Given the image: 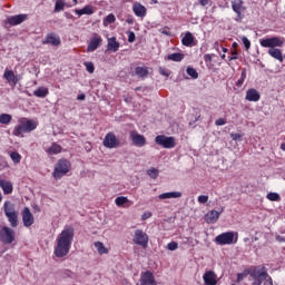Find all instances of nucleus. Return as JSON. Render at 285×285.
Here are the masks:
<instances>
[{"mask_svg":"<svg viewBox=\"0 0 285 285\" xmlns=\"http://www.w3.org/2000/svg\"><path fill=\"white\" fill-rule=\"evenodd\" d=\"M75 240V227H66L57 237L53 254L59 259L67 257Z\"/></svg>","mask_w":285,"mask_h":285,"instance_id":"nucleus-1","label":"nucleus"},{"mask_svg":"<svg viewBox=\"0 0 285 285\" xmlns=\"http://www.w3.org/2000/svg\"><path fill=\"white\" fill-rule=\"evenodd\" d=\"M18 124L19 125L13 128V137H23V135L37 130V127L39 126V121L26 117L19 118Z\"/></svg>","mask_w":285,"mask_h":285,"instance_id":"nucleus-2","label":"nucleus"},{"mask_svg":"<svg viewBox=\"0 0 285 285\" xmlns=\"http://www.w3.org/2000/svg\"><path fill=\"white\" fill-rule=\"evenodd\" d=\"M249 276L252 277V279H254L252 285H262L263 282V285H273V277L268 275V269L266 267H256L252 269L249 272Z\"/></svg>","mask_w":285,"mask_h":285,"instance_id":"nucleus-3","label":"nucleus"},{"mask_svg":"<svg viewBox=\"0 0 285 285\" xmlns=\"http://www.w3.org/2000/svg\"><path fill=\"white\" fill-rule=\"evenodd\" d=\"M70 170H72V164L70 160L61 158L56 163L53 167L52 177L56 179V181H59V179L66 177V174L70 173Z\"/></svg>","mask_w":285,"mask_h":285,"instance_id":"nucleus-4","label":"nucleus"},{"mask_svg":"<svg viewBox=\"0 0 285 285\" xmlns=\"http://www.w3.org/2000/svg\"><path fill=\"white\" fill-rule=\"evenodd\" d=\"M239 234L237 232H225L215 237V244L218 246H230L237 244Z\"/></svg>","mask_w":285,"mask_h":285,"instance_id":"nucleus-5","label":"nucleus"},{"mask_svg":"<svg viewBox=\"0 0 285 285\" xmlns=\"http://www.w3.org/2000/svg\"><path fill=\"white\" fill-rule=\"evenodd\" d=\"M155 144L157 146H161L163 148L171 149L177 146V141L175 140V137L173 136H166V135H158L155 137Z\"/></svg>","mask_w":285,"mask_h":285,"instance_id":"nucleus-6","label":"nucleus"},{"mask_svg":"<svg viewBox=\"0 0 285 285\" xmlns=\"http://www.w3.org/2000/svg\"><path fill=\"white\" fill-rule=\"evenodd\" d=\"M262 48H282L284 46V38L272 37V38H263L259 40Z\"/></svg>","mask_w":285,"mask_h":285,"instance_id":"nucleus-7","label":"nucleus"},{"mask_svg":"<svg viewBox=\"0 0 285 285\" xmlns=\"http://www.w3.org/2000/svg\"><path fill=\"white\" fill-rule=\"evenodd\" d=\"M232 10L236 14V21H242L246 16V6H244V0H232Z\"/></svg>","mask_w":285,"mask_h":285,"instance_id":"nucleus-8","label":"nucleus"},{"mask_svg":"<svg viewBox=\"0 0 285 285\" xmlns=\"http://www.w3.org/2000/svg\"><path fill=\"white\" fill-rule=\"evenodd\" d=\"M132 242L134 244L141 246V248H148V234L141 229H136Z\"/></svg>","mask_w":285,"mask_h":285,"instance_id":"nucleus-9","label":"nucleus"},{"mask_svg":"<svg viewBox=\"0 0 285 285\" xmlns=\"http://www.w3.org/2000/svg\"><path fill=\"white\" fill-rule=\"evenodd\" d=\"M102 146H105V148H110V149L119 148V146H121V141H119L115 132L110 131L105 136Z\"/></svg>","mask_w":285,"mask_h":285,"instance_id":"nucleus-10","label":"nucleus"},{"mask_svg":"<svg viewBox=\"0 0 285 285\" xmlns=\"http://www.w3.org/2000/svg\"><path fill=\"white\" fill-rule=\"evenodd\" d=\"M2 244H12L14 242V229L4 226L0 229Z\"/></svg>","mask_w":285,"mask_h":285,"instance_id":"nucleus-11","label":"nucleus"},{"mask_svg":"<svg viewBox=\"0 0 285 285\" xmlns=\"http://www.w3.org/2000/svg\"><path fill=\"white\" fill-rule=\"evenodd\" d=\"M3 79L7 80V83L11 86V88H16L17 83L21 80V75H14L13 70L6 69L3 73Z\"/></svg>","mask_w":285,"mask_h":285,"instance_id":"nucleus-12","label":"nucleus"},{"mask_svg":"<svg viewBox=\"0 0 285 285\" xmlns=\"http://www.w3.org/2000/svg\"><path fill=\"white\" fill-rule=\"evenodd\" d=\"M129 139L137 148H144L146 146V136L136 130L130 131Z\"/></svg>","mask_w":285,"mask_h":285,"instance_id":"nucleus-13","label":"nucleus"},{"mask_svg":"<svg viewBox=\"0 0 285 285\" xmlns=\"http://www.w3.org/2000/svg\"><path fill=\"white\" fill-rule=\"evenodd\" d=\"M22 223L26 228H30L32 224H35V216L32 215V212H30V208L24 207L22 210Z\"/></svg>","mask_w":285,"mask_h":285,"instance_id":"nucleus-14","label":"nucleus"},{"mask_svg":"<svg viewBox=\"0 0 285 285\" xmlns=\"http://www.w3.org/2000/svg\"><path fill=\"white\" fill-rule=\"evenodd\" d=\"M104 39H101V36L98 33H94L92 38L89 41V45L87 46V52H95L99 46H101V42Z\"/></svg>","mask_w":285,"mask_h":285,"instance_id":"nucleus-15","label":"nucleus"},{"mask_svg":"<svg viewBox=\"0 0 285 285\" xmlns=\"http://www.w3.org/2000/svg\"><path fill=\"white\" fill-rule=\"evenodd\" d=\"M140 285H157V282L155 281V275L153 274V272L147 271L141 274Z\"/></svg>","mask_w":285,"mask_h":285,"instance_id":"nucleus-16","label":"nucleus"},{"mask_svg":"<svg viewBox=\"0 0 285 285\" xmlns=\"http://www.w3.org/2000/svg\"><path fill=\"white\" fill-rule=\"evenodd\" d=\"M27 19H28V14L21 13V14L11 16L7 18V23H9V26H19L23 23V21H26Z\"/></svg>","mask_w":285,"mask_h":285,"instance_id":"nucleus-17","label":"nucleus"},{"mask_svg":"<svg viewBox=\"0 0 285 285\" xmlns=\"http://www.w3.org/2000/svg\"><path fill=\"white\" fill-rule=\"evenodd\" d=\"M205 285H217V274L214 271H207L203 275Z\"/></svg>","mask_w":285,"mask_h":285,"instance_id":"nucleus-18","label":"nucleus"},{"mask_svg":"<svg viewBox=\"0 0 285 285\" xmlns=\"http://www.w3.org/2000/svg\"><path fill=\"white\" fill-rule=\"evenodd\" d=\"M132 12L140 19H144V17L148 14V9H146V7H144V4H141L140 2H135L132 4Z\"/></svg>","mask_w":285,"mask_h":285,"instance_id":"nucleus-19","label":"nucleus"},{"mask_svg":"<svg viewBox=\"0 0 285 285\" xmlns=\"http://www.w3.org/2000/svg\"><path fill=\"white\" fill-rule=\"evenodd\" d=\"M183 46L186 48H193V46H197V40H195V36L190 33V31L186 32L181 39Z\"/></svg>","mask_w":285,"mask_h":285,"instance_id":"nucleus-20","label":"nucleus"},{"mask_svg":"<svg viewBox=\"0 0 285 285\" xmlns=\"http://www.w3.org/2000/svg\"><path fill=\"white\" fill-rule=\"evenodd\" d=\"M43 46L50 43L51 46H61V38L55 33H48L46 39L42 41Z\"/></svg>","mask_w":285,"mask_h":285,"instance_id":"nucleus-21","label":"nucleus"},{"mask_svg":"<svg viewBox=\"0 0 285 285\" xmlns=\"http://www.w3.org/2000/svg\"><path fill=\"white\" fill-rule=\"evenodd\" d=\"M0 188H2L4 195H12V190H14L12 183L3 178H0Z\"/></svg>","mask_w":285,"mask_h":285,"instance_id":"nucleus-22","label":"nucleus"},{"mask_svg":"<svg viewBox=\"0 0 285 285\" xmlns=\"http://www.w3.org/2000/svg\"><path fill=\"white\" fill-rule=\"evenodd\" d=\"M115 204L116 206H118V208H121V207L128 208L132 206V202L128 200V197L126 196H118L115 199Z\"/></svg>","mask_w":285,"mask_h":285,"instance_id":"nucleus-23","label":"nucleus"},{"mask_svg":"<svg viewBox=\"0 0 285 285\" xmlns=\"http://www.w3.org/2000/svg\"><path fill=\"white\" fill-rule=\"evenodd\" d=\"M222 213L217 210H210L206 216H205V222L207 224H216L217 219H219V216Z\"/></svg>","mask_w":285,"mask_h":285,"instance_id":"nucleus-24","label":"nucleus"},{"mask_svg":"<svg viewBox=\"0 0 285 285\" xmlns=\"http://www.w3.org/2000/svg\"><path fill=\"white\" fill-rule=\"evenodd\" d=\"M245 99L247 100V101H259V99H261V96H259V91H257V89H248L247 91H246V97H245Z\"/></svg>","mask_w":285,"mask_h":285,"instance_id":"nucleus-25","label":"nucleus"},{"mask_svg":"<svg viewBox=\"0 0 285 285\" xmlns=\"http://www.w3.org/2000/svg\"><path fill=\"white\" fill-rule=\"evenodd\" d=\"M181 195V191L163 193L158 196V199H179Z\"/></svg>","mask_w":285,"mask_h":285,"instance_id":"nucleus-26","label":"nucleus"},{"mask_svg":"<svg viewBox=\"0 0 285 285\" xmlns=\"http://www.w3.org/2000/svg\"><path fill=\"white\" fill-rule=\"evenodd\" d=\"M63 150V147L57 142H52L49 148L46 149L47 155H59Z\"/></svg>","mask_w":285,"mask_h":285,"instance_id":"nucleus-27","label":"nucleus"},{"mask_svg":"<svg viewBox=\"0 0 285 285\" xmlns=\"http://www.w3.org/2000/svg\"><path fill=\"white\" fill-rule=\"evenodd\" d=\"M76 14H78V17H83V14H94L95 13V9L92 8V6L88 4L85 6L82 9H76Z\"/></svg>","mask_w":285,"mask_h":285,"instance_id":"nucleus-28","label":"nucleus"},{"mask_svg":"<svg viewBox=\"0 0 285 285\" xmlns=\"http://www.w3.org/2000/svg\"><path fill=\"white\" fill-rule=\"evenodd\" d=\"M269 57H273V59H277L281 63L284 61V56L282 55V50L274 48L268 50Z\"/></svg>","mask_w":285,"mask_h":285,"instance_id":"nucleus-29","label":"nucleus"},{"mask_svg":"<svg viewBox=\"0 0 285 285\" xmlns=\"http://www.w3.org/2000/svg\"><path fill=\"white\" fill-rule=\"evenodd\" d=\"M119 42H117V38L112 37L108 39L107 49L111 52H117L119 50Z\"/></svg>","mask_w":285,"mask_h":285,"instance_id":"nucleus-30","label":"nucleus"},{"mask_svg":"<svg viewBox=\"0 0 285 285\" xmlns=\"http://www.w3.org/2000/svg\"><path fill=\"white\" fill-rule=\"evenodd\" d=\"M6 217L8 218V222L11 224L12 228H17V226H19V214H17V212L8 214Z\"/></svg>","mask_w":285,"mask_h":285,"instance_id":"nucleus-31","label":"nucleus"},{"mask_svg":"<svg viewBox=\"0 0 285 285\" xmlns=\"http://www.w3.org/2000/svg\"><path fill=\"white\" fill-rule=\"evenodd\" d=\"M135 72L140 79H146L150 75L148 67H136Z\"/></svg>","mask_w":285,"mask_h":285,"instance_id":"nucleus-32","label":"nucleus"},{"mask_svg":"<svg viewBox=\"0 0 285 285\" xmlns=\"http://www.w3.org/2000/svg\"><path fill=\"white\" fill-rule=\"evenodd\" d=\"M3 210H4V215H11L12 213H17V210H14V205L12 204V202L10 200H6L3 204Z\"/></svg>","mask_w":285,"mask_h":285,"instance_id":"nucleus-33","label":"nucleus"},{"mask_svg":"<svg viewBox=\"0 0 285 285\" xmlns=\"http://www.w3.org/2000/svg\"><path fill=\"white\" fill-rule=\"evenodd\" d=\"M66 7L70 8V6L66 3V0H56L53 12H62Z\"/></svg>","mask_w":285,"mask_h":285,"instance_id":"nucleus-34","label":"nucleus"},{"mask_svg":"<svg viewBox=\"0 0 285 285\" xmlns=\"http://www.w3.org/2000/svg\"><path fill=\"white\" fill-rule=\"evenodd\" d=\"M48 88L46 87H39L37 90L33 91L35 97H39L40 99H43L48 97Z\"/></svg>","mask_w":285,"mask_h":285,"instance_id":"nucleus-35","label":"nucleus"},{"mask_svg":"<svg viewBox=\"0 0 285 285\" xmlns=\"http://www.w3.org/2000/svg\"><path fill=\"white\" fill-rule=\"evenodd\" d=\"M95 248L100 255H108V248L101 242L94 243Z\"/></svg>","mask_w":285,"mask_h":285,"instance_id":"nucleus-36","label":"nucleus"},{"mask_svg":"<svg viewBox=\"0 0 285 285\" xmlns=\"http://www.w3.org/2000/svg\"><path fill=\"white\" fill-rule=\"evenodd\" d=\"M167 59L168 61H176V62L184 61V53L175 52V53L168 55Z\"/></svg>","mask_w":285,"mask_h":285,"instance_id":"nucleus-37","label":"nucleus"},{"mask_svg":"<svg viewBox=\"0 0 285 285\" xmlns=\"http://www.w3.org/2000/svg\"><path fill=\"white\" fill-rule=\"evenodd\" d=\"M12 121V116L10 114H1L0 115V124H4V126H8Z\"/></svg>","mask_w":285,"mask_h":285,"instance_id":"nucleus-38","label":"nucleus"},{"mask_svg":"<svg viewBox=\"0 0 285 285\" xmlns=\"http://www.w3.org/2000/svg\"><path fill=\"white\" fill-rule=\"evenodd\" d=\"M147 175L150 179H157L159 177V169L151 167L147 170Z\"/></svg>","mask_w":285,"mask_h":285,"instance_id":"nucleus-39","label":"nucleus"},{"mask_svg":"<svg viewBox=\"0 0 285 285\" xmlns=\"http://www.w3.org/2000/svg\"><path fill=\"white\" fill-rule=\"evenodd\" d=\"M244 81H246V68L242 69L240 78L236 82L237 88H242V86H244Z\"/></svg>","mask_w":285,"mask_h":285,"instance_id":"nucleus-40","label":"nucleus"},{"mask_svg":"<svg viewBox=\"0 0 285 285\" xmlns=\"http://www.w3.org/2000/svg\"><path fill=\"white\" fill-rule=\"evenodd\" d=\"M187 75L189 77H191V79H198L199 78V73L197 72V70L193 67H188L187 68Z\"/></svg>","mask_w":285,"mask_h":285,"instance_id":"nucleus-41","label":"nucleus"},{"mask_svg":"<svg viewBox=\"0 0 285 285\" xmlns=\"http://www.w3.org/2000/svg\"><path fill=\"white\" fill-rule=\"evenodd\" d=\"M10 158L12 159L13 164H20L21 163V155L17 151H12L10 154Z\"/></svg>","mask_w":285,"mask_h":285,"instance_id":"nucleus-42","label":"nucleus"},{"mask_svg":"<svg viewBox=\"0 0 285 285\" xmlns=\"http://www.w3.org/2000/svg\"><path fill=\"white\" fill-rule=\"evenodd\" d=\"M266 197L269 202H279L281 199L279 194L277 193H268Z\"/></svg>","mask_w":285,"mask_h":285,"instance_id":"nucleus-43","label":"nucleus"},{"mask_svg":"<svg viewBox=\"0 0 285 285\" xmlns=\"http://www.w3.org/2000/svg\"><path fill=\"white\" fill-rule=\"evenodd\" d=\"M167 248H168V250H177V248H179V243L170 242L167 244Z\"/></svg>","mask_w":285,"mask_h":285,"instance_id":"nucleus-44","label":"nucleus"},{"mask_svg":"<svg viewBox=\"0 0 285 285\" xmlns=\"http://www.w3.org/2000/svg\"><path fill=\"white\" fill-rule=\"evenodd\" d=\"M85 66H86L87 72H89L90 75L95 72V65L92 62H85Z\"/></svg>","mask_w":285,"mask_h":285,"instance_id":"nucleus-45","label":"nucleus"},{"mask_svg":"<svg viewBox=\"0 0 285 285\" xmlns=\"http://www.w3.org/2000/svg\"><path fill=\"white\" fill-rule=\"evenodd\" d=\"M240 39L244 43L245 50H250V40H248V38L245 36H243Z\"/></svg>","mask_w":285,"mask_h":285,"instance_id":"nucleus-46","label":"nucleus"},{"mask_svg":"<svg viewBox=\"0 0 285 285\" xmlns=\"http://www.w3.org/2000/svg\"><path fill=\"white\" fill-rule=\"evenodd\" d=\"M242 137L243 135L242 134H230V138L233 139V141H242Z\"/></svg>","mask_w":285,"mask_h":285,"instance_id":"nucleus-47","label":"nucleus"},{"mask_svg":"<svg viewBox=\"0 0 285 285\" xmlns=\"http://www.w3.org/2000/svg\"><path fill=\"white\" fill-rule=\"evenodd\" d=\"M159 75H161L163 77H170V72H168V70L164 67H159Z\"/></svg>","mask_w":285,"mask_h":285,"instance_id":"nucleus-48","label":"nucleus"},{"mask_svg":"<svg viewBox=\"0 0 285 285\" xmlns=\"http://www.w3.org/2000/svg\"><path fill=\"white\" fill-rule=\"evenodd\" d=\"M137 39V37L135 36L134 31H129L128 32V41L129 43H135V40Z\"/></svg>","mask_w":285,"mask_h":285,"instance_id":"nucleus-49","label":"nucleus"},{"mask_svg":"<svg viewBox=\"0 0 285 285\" xmlns=\"http://www.w3.org/2000/svg\"><path fill=\"white\" fill-rule=\"evenodd\" d=\"M106 21H107V23H115V21H117V19L115 18V14L109 13V14L106 17Z\"/></svg>","mask_w":285,"mask_h":285,"instance_id":"nucleus-50","label":"nucleus"},{"mask_svg":"<svg viewBox=\"0 0 285 285\" xmlns=\"http://www.w3.org/2000/svg\"><path fill=\"white\" fill-rule=\"evenodd\" d=\"M215 126H226V118L216 119Z\"/></svg>","mask_w":285,"mask_h":285,"instance_id":"nucleus-51","label":"nucleus"},{"mask_svg":"<svg viewBox=\"0 0 285 285\" xmlns=\"http://www.w3.org/2000/svg\"><path fill=\"white\" fill-rule=\"evenodd\" d=\"M207 202H208V196H206V195L198 196L199 204H206Z\"/></svg>","mask_w":285,"mask_h":285,"instance_id":"nucleus-52","label":"nucleus"},{"mask_svg":"<svg viewBox=\"0 0 285 285\" xmlns=\"http://www.w3.org/2000/svg\"><path fill=\"white\" fill-rule=\"evenodd\" d=\"M204 61H205V63H212L213 62V55L206 53L204 56Z\"/></svg>","mask_w":285,"mask_h":285,"instance_id":"nucleus-53","label":"nucleus"},{"mask_svg":"<svg viewBox=\"0 0 285 285\" xmlns=\"http://www.w3.org/2000/svg\"><path fill=\"white\" fill-rule=\"evenodd\" d=\"M150 217H153V213H150V212H145V213L141 215L142 222H146V219H150Z\"/></svg>","mask_w":285,"mask_h":285,"instance_id":"nucleus-54","label":"nucleus"},{"mask_svg":"<svg viewBox=\"0 0 285 285\" xmlns=\"http://www.w3.org/2000/svg\"><path fill=\"white\" fill-rule=\"evenodd\" d=\"M238 52H237V50H235V51H233L232 52V56L228 58V61H235V60H237L238 59Z\"/></svg>","mask_w":285,"mask_h":285,"instance_id":"nucleus-55","label":"nucleus"},{"mask_svg":"<svg viewBox=\"0 0 285 285\" xmlns=\"http://www.w3.org/2000/svg\"><path fill=\"white\" fill-rule=\"evenodd\" d=\"M200 6L206 7L208 3H210V0H198Z\"/></svg>","mask_w":285,"mask_h":285,"instance_id":"nucleus-56","label":"nucleus"},{"mask_svg":"<svg viewBox=\"0 0 285 285\" xmlns=\"http://www.w3.org/2000/svg\"><path fill=\"white\" fill-rule=\"evenodd\" d=\"M77 99H78V101H83L85 99H86V95H79L78 97H77Z\"/></svg>","mask_w":285,"mask_h":285,"instance_id":"nucleus-57","label":"nucleus"},{"mask_svg":"<svg viewBox=\"0 0 285 285\" xmlns=\"http://www.w3.org/2000/svg\"><path fill=\"white\" fill-rule=\"evenodd\" d=\"M242 279H244V275L243 274H238L237 275V282H242Z\"/></svg>","mask_w":285,"mask_h":285,"instance_id":"nucleus-58","label":"nucleus"},{"mask_svg":"<svg viewBox=\"0 0 285 285\" xmlns=\"http://www.w3.org/2000/svg\"><path fill=\"white\" fill-rule=\"evenodd\" d=\"M281 149L285 153V142L281 145Z\"/></svg>","mask_w":285,"mask_h":285,"instance_id":"nucleus-59","label":"nucleus"},{"mask_svg":"<svg viewBox=\"0 0 285 285\" xmlns=\"http://www.w3.org/2000/svg\"><path fill=\"white\" fill-rule=\"evenodd\" d=\"M1 202H3V196L1 195V191H0V204Z\"/></svg>","mask_w":285,"mask_h":285,"instance_id":"nucleus-60","label":"nucleus"},{"mask_svg":"<svg viewBox=\"0 0 285 285\" xmlns=\"http://www.w3.org/2000/svg\"><path fill=\"white\" fill-rule=\"evenodd\" d=\"M150 1H151V3H159L158 0H150Z\"/></svg>","mask_w":285,"mask_h":285,"instance_id":"nucleus-61","label":"nucleus"},{"mask_svg":"<svg viewBox=\"0 0 285 285\" xmlns=\"http://www.w3.org/2000/svg\"><path fill=\"white\" fill-rule=\"evenodd\" d=\"M73 1V4L77 6V3H79L78 0H72Z\"/></svg>","mask_w":285,"mask_h":285,"instance_id":"nucleus-62","label":"nucleus"},{"mask_svg":"<svg viewBox=\"0 0 285 285\" xmlns=\"http://www.w3.org/2000/svg\"><path fill=\"white\" fill-rule=\"evenodd\" d=\"M226 50H227L226 48H223V52H226Z\"/></svg>","mask_w":285,"mask_h":285,"instance_id":"nucleus-63","label":"nucleus"},{"mask_svg":"<svg viewBox=\"0 0 285 285\" xmlns=\"http://www.w3.org/2000/svg\"><path fill=\"white\" fill-rule=\"evenodd\" d=\"M234 46H237V43L234 42Z\"/></svg>","mask_w":285,"mask_h":285,"instance_id":"nucleus-64","label":"nucleus"}]
</instances>
